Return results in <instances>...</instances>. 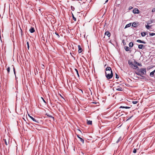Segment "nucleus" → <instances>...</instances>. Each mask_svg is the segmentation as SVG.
Masks as SVG:
<instances>
[{
  "instance_id": "f257e3e1",
  "label": "nucleus",
  "mask_w": 155,
  "mask_h": 155,
  "mask_svg": "<svg viewBox=\"0 0 155 155\" xmlns=\"http://www.w3.org/2000/svg\"><path fill=\"white\" fill-rule=\"evenodd\" d=\"M105 76L107 79L111 78L113 76L112 71L111 68L107 67L106 68Z\"/></svg>"
},
{
  "instance_id": "f03ea898",
  "label": "nucleus",
  "mask_w": 155,
  "mask_h": 155,
  "mask_svg": "<svg viewBox=\"0 0 155 155\" xmlns=\"http://www.w3.org/2000/svg\"><path fill=\"white\" fill-rule=\"evenodd\" d=\"M9 139H10L9 137H8V138L7 139V140H6V139H4V141L5 142V144L6 145H7L9 143Z\"/></svg>"
},
{
  "instance_id": "7ed1b4c3",
  "label": "nucleus",
  "mask_w": 155,
  "mask_h": 155,
  "mask_svg": "<svg viewBox=\"0 0 155 155\" xmlns=\"http://www.w3.org/2000/svg\"><path fill=\"white\" fill-rule=\"evenodd\" d=\"M139 10L137 8H135L133 10V12L135 14H138L139 13Z\"/></svg>"
},
{
  "instance_id": "20e7f679",
  "label": "nucleus",
  "mask_w": 155,
  "mask_h": 155,
  "mask_svg": "<svg viewBox=\"0 0 155 155\" xmlns=\"http://www.w3.org/2000/svg\"><path fill=\"white\" fill-rule=\"evenodd\" d=\"M116 90L119 91H122L123 90V88L120 86L117 87L116 88Z\"/></svg>"
},
{
  "instance_id": "39448f33",
  "label": "nucleus",
  "mask_w": 155,
  "mask_h": 155,
  "mask_svg": "<svg viewBox=\"0 0 155 155\" xmlns=\"http://www.w3.org/2000/svg\"><path fill=\"white\" fill-rule=\"evenodd\" d=\"M105 35H107L108 37H109L110 36V34L109 31H107L105 32Z\"/></svg>"
},
{
  "instance_id": "423d86ee",
  "label": "nucleus",
  "mask_w": 155,
  "mask_h": 155,
  "mask_svg": "<svg viewBox=\"0 0 155 155\" xmlns=\"http://www.w3.org/2000/svg\"><path fill=\"white\" fill-rule=\"evenodd\" d=\"M131 67L133 68L134 69H137L138 68V67L136 66V65H135L133 64H132V65H131Z\"/></svg>"
},
{
  "instance_id": "0eeeda50",
  "label": "nucleus",
  "mask_w": 155,
  "mask_h": 155,
  "mask_svg": "<svg viewBox=\"0 0 155 155\" xmlns=\"http://www.w3.org/2000/svg\"><path fill=\"white\" fill-rule=\"evenodd\" d=\"M78 52L79 53H80L82 51V48H81L80 45H78Z\"/></svg>"
},
{
  "instance_id": "6e6552de",
  "label": "nucleus",
  "mask_w": 155,
  "mask_h": 155,
  "mask_svg": "<svg viewBox=\"0 0 155 155\" xmlns=\"http://www.w3.org/2000/svg\"><path fill=\"white\" fill-rule=\"evenodd\" d=\"M138 25V23H136L135 22H134L132 24V26L134 27H136V26H137Z\"/></svg>"
},
{
  "instance_id": "1a4fd4ad",
  "label": "nucleus",
  "mask_w": 155,
  "mask_h": 155,
  "mask_svg": "<svg viewBox=\"0 0 155 155\" xmlns=\"http://www.w3.org/2000/svg\"><path fill=\"white\" fill-rule=\"evenodd\" d=\"M29 31L31 33H32L35 31V30L34 28H31L30 29Z\"/></svg>"
},
{
  "instance_id": "9d476101",
  "label": "nucleus",
  "mask_w": 155,
  "mask_h": 155,
  "mask_svg": "<svg viewBox=\"0 0 155 155\" xmlns=\"http://www.w3.org/2000/svg\"><path fill=\"white\" fill-rule=\"evenodd\" d=\"M155 73V70L150 73V76L151 77L153 76Z\"/></svg>"
},
{
  "instance_id": "9b49d317",
  "label": "nucleus",
  "mask_w": 155,
  "mask_h": 155,
  "mask_svg": "<svg viewBox=\"0 0 155 155\" xmlns=\"http://www.w3.org/2000/svg\"><path fill=\"white\" fill-rule=\"evenodd\" d=\"M77 137L80 139V141L83 143H84V140L81 137L79 136L78 135H77Z\"/></svg>"
},
{
  "instance_id": "f8f14e48",
  "label": "nucleus",
  "mask_w": 155,
  "mask_h": 155,
  "mask_svg": "<svg viewBox=\"0 0 155 155\" xmlns=\"http://www.w3.org/2000/svg\"><path fill=\"white\" fill-rule=\"evenodd\" d=\"M141 35L142 37H144L146 35V33L144 32H142L141 33Z\"/></svg>"
},
{
  "instance_id": "ddd939ff",
  "label": "nucleus",
  "mask_w": 155,
  "mask_h": 155,
  "mask_svg": "<svg viewBox=\"0 0 155 155\" xmlns=\"http://www.w3.org/2000/svg\"><path fill=\"white\" fill-rule=\"evenodd\" d=\"M30 117L34 121L36 122H38L33 117L31 116H30Z\"/></svg>"
},
{
  "instance_id": "4468645a",
  "label": "nucleus",
  "mask_w": 155,
  "mask_h": 155,
  "mask_svg": "<svg viewBox=\"0 0 155 155\" xmlns=\"http://www.w3.org/2000/svg\"><path fill=\"white\" fill-rule=\"evenodd\" d=\"M140 71H141V72L143 74L146 73V70L144 69H142L141 70H140Z\"/></svg>"
},
{
  "instance_id": "2eb2a0df",
  "label": "nucleus",
  "mask_w": 155,
  "mask_h": 155,
  "mask_svg": "<svg viewBox=\"0 0 155 155\" xmlns=\"http://www.w3.org/2000/svg\"><path fill=\"white\" fill-rule=\"evenodd\" d=\"M137 41L138 42H140V43H144V44H145V42L144 41H142L140 40H137Z\"/></svg>"
},
{
  "instance_id": "dca6fc26",
  "label": "nucleus",
  "mask_w": 155,
  "mask_h": 155,
  "mask_svg": "<svg viewBox=\"0 0 155 155\" xmlns=\"http://www.w3.org/2000/svg\"><path fill=\"white\" fill-rule=\"evenodd\" d=\"M131 23H130L127 25L125 27V28L130 27L131 26Z\"/></svg>"
},
{
  "instance_id": "f3484780",
  "label": "nucleus",
  "mask_w": 155,
  "mask_h": 155,
  "mask_svg": "<svg viewBox=\"0 0 155 155\" xmlns=\"http://www.w3.org/2000/svg\"><path fill=\"white\" fill-rule=\"evenodd\" d=\"M124 49L127 51H129L130 49V48L126 46L124 47Z\"/></svg>"
},
{
  "instance_id": "a211bd4d",
  "label": "nucleus",
  "mask_w": 155,
  "mask_h": 155,
  "mask_svg": "<svg viewBox=\"0 0 155 155\" xmlns=\"http://www.w3.org/2000/svg\"><path fill=\"white\" fill-rule=\"evenodd\" d=\"M87 122L88 124L91 125L92 124V121L91 120H87Z\"/></svg>"
},
{
  "instance_id": "6ab92c4d",
  "label": "nucleus",
  "mask_w": 155,
  "mask_h": 155,
  "mask_svg": "<svg viewBox=\"0 0 155 155\" xmlns=\"http://www.w3.org/2000/svg\"><path fill=\"white\" fill-rule=\"evenodd\" d=\"M143 45H140L138 46V48L139 49H142L143 48Z\"/></svg>"
},
{
  "instance_id": "aec40b11",
  "label": "nucleus",
  "mask_w": 155,
  "mask_h": 155,
  "mask_svg": "<svg viewBox=\"0 0 155 155\" xmlns=\"http://www.w3.org/2000/svg\"><path fill=\"white\" fill-rule=\"evenodd\" d=\"M150 27L151 26H150L148 24L146 25V27L147 29H149Z\"/></svg>"
},
{
  "instance_id": "412c9836",
  "label": "nucleus",
  "mask_w": 155,
  "mask_h": 155,
  "mask_svg": "<svg viewBox=\"0 0 155 155\" xmlns=\"http://www.w3.org/2000/svg\"><path fill=\"white\" fill-rule=\"evenodd\" d=\"M133 46V43L132 42H130L129 44V46L130 47H132Z\"/></svg>"
},
{
  "instance_id": "4be33fe9",
  "label": "nucleus",
  "mask_w": 155,
  "mask_h": 155,
  "mask_svg": "<svg viewBox=\"0 0 155 155\" xmlns=\"http://www.w3.org/2000/svg\"><path fill=\"white\" fill-rule=\"evenodd\" d=\"M120 108H124L126 109H129L130 108V107H124V106H120Z\"/></svg>"
},
{
  "instance_id": "5701e85b",
  "label": "nucleus",
  "mask_w": 155,
  "mask_h": 155,
  "mask_svg": "<svg viewBox=\"0 0 155 155\" xmlns=\"http://www.w3.org/2000/svg\"><path fill=\"white\" fill-rule=\"evenodd\" d=\"M152 22V21L151 20L148 21L147 22V23L148 24H150Z\"/></svg>"
},
{
  "instance_id": "b1692460",
  "label": "nucleus",
  "mask_w": 155,
  "mask_h": 155,
  "mask_svg": "<svg viewBox=\"0 0 155 155\" xmlns=\"http://www.w3.org/2000/svg\"><path fill=\"white\" fill-rule=\"evenodd\" d=\"M121 137H120L118 139L117 141V143H118V142H119L121 140Z\"/></svg>"
},
{
  "instance_id": "393cba45",
  "label": "nucleus",
  "mask_w": 155,
  "mask_h": 155,
  "mask_svg": "<svg viewBox=\"0 0 155 155\" xmlns=\"http://www.w3.org/2000/svg\"><path fill=\"white\" fill-rule=\"evenodd\" d=\"M75 71L77 75L79 77V74H78V70L76 69H75Z\"/></svg>"
},
{
  "instance_id": "a878e982",
  "label": "nucleus",
  "mask_w": 155,
  "mask_h": 155,
  "mask_svg": "<svg viewBox=\"0 0 155 155\" xmlns=\"http://www.w3.org/2000/svg\"><path fill=\"white\" fill-rule=\"evenodd\" d=\"M10 68L9 67H8L7 68V71L8 73H9V72H10Z\"/></svg>"
},
{
  "instance_id": "bb28decb",
  "label": "nucleus",
  "mask_w": 155,
  "mask_h": 155,
  "mask_svg": "<svg viewBox=\"0 0 155 155\" xmlns=\"http://www.w3.org/2000/svg\"><path fill=\"white\" fill-rule=\"evenodd\" d=\"M128 64L130 65H132V64H133L132 63V62L130 61H128Z\"/></svg>"
},
{
  "instance_id": "cd10ccee",
  "label": "nucleus",
  "mask_w": 155,
  "mask_h": 155,
  "mask_svg": "<svg viewBox=\"0 0 155 155\" xmlns=\"http://www.w3.org/2000/svg\"><path fill=\"white\" fill-rule=\"evenodd\" d=\"M155 35V33H150V35L151 36H153Z\"/></svg>"
},
{
  "instance_id": "c85d7f7f",
  "label": "nucleus",
  "mask_w": 155,
  "mask_h": 155,
  "mask_svg": "<svg viewBox=\"0 0 155 155\" xmlns=\"http://www.w3.org/2000/svg\"><path fill=\"white\" fill-rule=\"evenodd\" d=\"M132 103L134 104H136L137 103V101H132Z\"/></svg>"
},
{
  "instance_id": "c756f323",
  "label": "nucleus",
  "mask_w": 155,
  "mask_h": 155,
  "mask_svg": "<svg viewBox=\"0 0 155 155\" xmlns=\"http://www.w3.org/2000/svg\"><path fill=\"white\" fill-rule=\"evenodd\" d=\"M137 152L136 150L135 149H134L133 150V152L134 153H136Z\"/></svg>"
},
{
  "instance_id": "7c9ffc66",
  "label": "nucleus",
  "mask_w": 155,
  "mask_h": 155,
  "mask_svg": "<svg viewBox=\"0 0 155 155\" xmlns=\"http://www.w3.org/2000/svg\"><path fill=\"white\" fill-rule=\"evenodd\" d=\"M27 45L28 48V49H29V43L28 42H27Z\"/></svg>"
},
{
  "instance_id": "2f4dec72",
  "label": "nucleus",
  "mask_w": 155,
  "mask_h": 155,
  "mask_svg": "<svg viewBox=\"0 0 155 155\" xmlns=\"http://www.w3.org/2000/svg\"><path fill=\"white\" fill-rule=\"evenodd\" d=\"M55 34L58 36V38H59L60 36L56 32H55Z\"/></svg>"
},
{
  "instance_id": "473e14b6",
  "label": "nucleus",
  "mask_w": 155,
  "mask_h": 155,
  "mask_svg": "<svg viewBox=\"0 0 155 155\" xmlns=\"http://www.w3.org/2000/svg\"><path fill=\"white\" fill-rule=\"evenodd\" d=\"M116 78H119V77H118V75L116 74Z\"/></svg>"
},
{
  "instance_id": "72a5a7b5",
  "label": "nucleus",
  "mask_w": 155,
  "mask_h": 155,
  "mask_svg": "<svg viewBox=\"0 0 155 155\" xmlns=\"http://www.w3.org/2000/svg\"><path fill=\"white\" fill-rule=\"evenodd\" d=\"M152 12H155V8H153L152 10Z\"/></svg>"
},
{
  "instance_id": "f704fd0d",
  "label": "nucleus",
  "mask_w": 155,
  "mask_h": 155,
  "mask_svg": "<svg viewBox=\"0 0 155 155\" xmlns=\"http://www.w3.org/2000/svg\"><path fill=\"white\" fill-rule=\"evenodd\" d=\"M41 99H42L43 101L45 103H46V102L45 101V100L42 97H41Z\"/></svg>"
},
{
  "instance_id": "c9c22d12",
  "label": "nucleus",
  "mask_w": 155,
  "mask_h": 155,
  "mask_svg": "<svg viewBox=\"0 0 155 155\" xmlns=\"http://www.w3.org/2000/svg\"><path fill=\"white\" fill-rule=\"evenodd\" d=\"M136 64L138 65H139V66H140V64L138 63H137V62H136Z\"/></svg>"
},
{
  "instance_id": "e433bc0d",
  "label": "nucleus",
  "mask_w": 155,
  "mask_h": 155,
  "mask_svg": "<svg viewBox=\"0 0 155 155\" xmlns=\"http://www.w3.org/2000/svg\"><path fill=\"white\" fill-rule=\"evenodd\" d=\"M13 70H14V73L15 74V68H14V67L13 68Z\"/></svg>"
},
{
  "instance_id": "4c0bfd02",
  "label": "nucleus",
  "mask_w": 155,
  "mask_h": 155,
  "mask_svg": "<svg viewBox=\"0 0 155 155\" xmlns=\"http://www.w3.org/2000/svg\"><path fill=\"white\" fill-rule=\"evenodd\" d=\"M133 8V7H130L129 8L130 9H131Z\"/></svg>"
},
{
  "instance_id": "58836bf2",
  "label": "nucleus",
  "mask_w": 155,
  "mask_h": 155,
  "mask_svg": "<svg viewBox=\"0 0 155 155\" xmlns=\"http://www.w3.org/2000/svg\"><path fill=\"white\" fill-rule=\"evenodd\" d=\"M78 131L79 133H81V132L80 130H78Z\"/></svg>"
},
{
  "instance_id": "ea45409f",
  "label": "nucleus",
  "mask_w": 155,
  "mask_h": 155,
  "mask_svg": "<svg viewBox=\"0 0 155 155\" xmlns=\"http://www.w3.org/2000/svg\"><path fill=\"white\" fill-rule=\"evenodd\" d=\"M108 0H106V1H105V3H106L107 2H108Z\"/></svg>"
},
{
  "instance_id": "a19ab883",
  "label": "nucleus",
  "mask_w": 155,
  "mask_h": 155,
  "mask_svg": "<svg viewBox=\"0 0 155 155\" xmlns=\"http://www.w3.org/2000/svg\"><path fill=\"white\" fill-rule=\"evenodd\" d=\"M28 116H29V117H30V115H29V114H28Z\"/></svg>"
},
{
  "instance_id": "79ce46f5",
  "label": "nucleus",
  "mask_w": 155,
  "mask_h": 155,
  "mask_svg": "<svg viewBox=\"0 0 155 155\" xmlns=\"http://www.w3.org/2000/svg\"><path fill=\"white\" fill-rule=\"evenodd\" d=\"M73 18H74V19H75V18L74 17H73Z\"/></svg>"
}]
</instances>
